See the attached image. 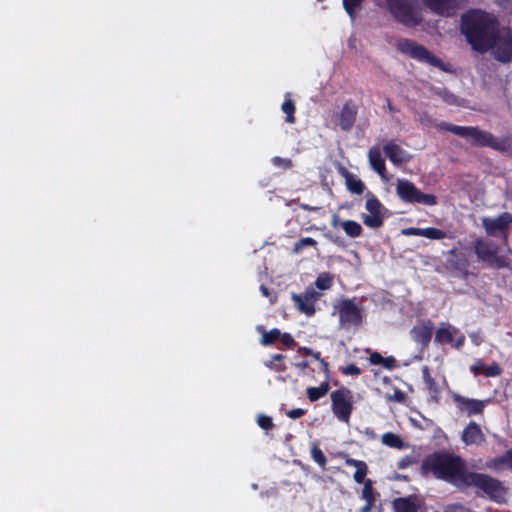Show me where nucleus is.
Masks as SVG:
<instances>
[{"instance_id":"nucleus-42","label":"nucleus","mask_w":512,"mask_h":512,"mask_svg":"<svg viewBox=\"0 0 512 512\" xmlns=\"http://www.w3.org/2000/svg\"><path fill=\"white\" fill-rule=\"evenodd\" d=\"M441 98L448 104L456 103V97L445 89H441L437 92Z\"/></svg>"},{"instance_id":"nucleus-19","label":"nucleus","mask_w":512,"mask_h":512,"mask_svg":"<svg viewBox=\"0 0 512 512\" xmlns=\"http://www.w3.org/2000/svg\"><path fill=\"white\" fill-rule=\"evenodd\" d=\"M368 159L372 169L379 174V176L387 181L385 161L381 155V149L378 146H373L368 152Z\"/></svg>"},{"instance_id":"nucleus-38","label":"nucleus","mask_w":512,"mask_h":512,"mask_svg":"<svg viewBox=\"0 0 512 512\" xmlns=\"http://www.w3.org/2000/svg\"><path fill=\"white\" fill-rule=\"evenodd\" d=\"M443 512H472V510L462 503H451L443 508Z\"/></svg>"},{"instance_id":"nucleus-51","label":"nucleus","mask_w":512,"mask_h":512,"mask_svg":"<svg viewBox=\"0 0 512 512\" xmlns=\"http://www.w3.org/2000/svg\"><path fill=\"white\" fill-rule=\"evenodd\" d=\"M395 364V359L393 357L383 358L382 366L385 368H393Z\"/></svg>"},{"instance_id":"nucleus-58","label":"nucleus","mask_w":512,"mask_h":512,"mask_svg":"<svg viewBox=\"0 0 512 512\" xmlns=\"http://www.w3.org/2000/svg\"><path fill=\"white\" fill-rule=\"evenodd\" d=\"M277 297L275 295L270 297V303L274 304L276 302Z\"/></svg>"},{"instance_id":"nucleus-28","label":"nucleus","mask_w":512,"mask_h":512,"mask_svg":"<svg viewBox=\"0 0 512 512\" xmlns=\"http://www.w3.org/2000/svg\"><path fill=\"white\" fill-rule=\"evenodd\" d=\"M334 276L328 272L320 273L315 280V287L320 290H328L333 285Z\"/></svg>"},{"instance_id":"nucleus-16","label":"nucleus","mask_w":512,"mask_h":512,"mask_svg":"<svg viewBox=\"0 0 512 512\" xmlns=\"http://www.w3.org/2000/svg\"><path fill=\"white\" fill-rule=\"evenodd\" d=\"M512 222V215L503 213L497 218H482V224L489 235H495Z\"/></svg>"},{"instance_id":"nucleus-56","label":"nucleus","mask_w":512,"mask_h":512,"mask_svg":"<svg viewBox=\"0 0 512 512\" xmlns=\"http://www.w3.org/2000/svg\"><path fill=\"white\" fill-rule=\"evenodd\" d=\"M429 121H430V119H429V117H428L427 115H423V116L421 117V122H422V123H426V122H429Z\"/></svg>"},{"instance_id":"nucleus-20","label":"nucleus","mask_w":512,"mask_h":512,"mask_svg":"<svg viewBox=\"0 0 512 512\" xmlns=\"http://www.w3.org/2000/svg\"><path fill=\"white\" fill-rule=\"evenodd\" d=\"M423 2L433 12L449 15L456 8L459 0H423Z\"/></svg>"},{"instance_id":"nucleus-30","label":"nucleus","mask_w":512,"mask_h":512,"mask_svg":"<svg viewBox=\"0 0 512 512\" xmlns=\"http://www.w3.org/2000/svg\"><path fill=\"white\" fill-rule=\"evenodd\" d=\"M381 441L384 445L392 448L402 449L404 447V443L401 438L391 432L383 434Z\"/></svg>"},{"instance_id":"nucleus-43","label":"nucleus","mask_w":512,"mask_h":512,"mask_svg":"<svg viewBox=\"0 0 512 512\" xmlns=\"http://www.w3.org/2000/svg\"><path fill=\"white\" fill-rule=\"evenodd\" d=\"M422 228L409 227L401 231L402 235L405 236H421Z\"/></svg>"},{"instance_id":"nucleus-59","label":"nucleus","mask_w":512,"mask_h":512,"mask_svg":"<svg viewBox=\"0 0 512 512\" xmlns=\"http://www.w3.org/2000/svg\"><path fill=\"white\" fill-rule=\"evenodd\" d=\"M304 353L312 354V351L309 348H303Z\"/></svg>"},{"instance_id":"nucleus-26","label":"nucleus","mask_w":512,"mask_h":512,"mask_svg":"<svg viewBox=\"0 0 512 512\" xmlns=\"http://www.w3.org/2000/svg\"><path fill=\"white\" fill-rule=\"evenodd\" d=\"M329 391L328 375H326V381L318 387L307 388V397L311 402L317 401L321 397L325 396Z\"/></svg>"},{"instance_id":"nucleus-5","label":"nucleus","mask_w":512,"mask_h":512,"mask_svg":"<svg viewBox=\"0 0 512 512\" xmlns=\"http://www.w3.org/2000/svg\"><path fill=\"white\" fill-rule=\"evenodd\" d=\"M396 193L406 203H418L425 206L437 204V198L434 195L423 193L411 181L406 179H397Z\"/></svg>"},{"instance_id":"nucleus-23","label":"nucleus","mask_w":512,"mask_h":512,"mask_svg":"<svg viewBox=\"0 0 512 512\" xmlns=\"http://www.w3.org/2000/svg\"><path fill=\"white\" fill-rule=\"evenodd\" d=\"M475 253L483 261H494L498 267L504 265L500 259L496 258V251L481 240L475 243Z\"/></svg>"},{"instance_id":"nucleus-25","label":"nucleus","mask_w":512,"mask_h":512,"mask_svg":"<svg viewBox=\"0 0 512 512\" xmlns=\"http://www.w3.org/2000/svg\"><path fill=\"white\" fill-rule=\"evenodd\" d=\"M487 466L495 470L504 468L512 470V449L508 450L504 455L490 460Z\"/></svg>"},{"instance_id":"nucleus-44","label":"nucleus","mask_w":512,"mask_h":512,"mask_svg":"<svg viewBox=\"0 0 512 512\" xmlns=\"http://www.w3.org/2000/svg\"><path fill=\"white\" fill-rule=\"evenodd\" d=\"M279 340L287 347H293L295 345L294 339L288 333H281Z\"/></svg>"},{"instance_id":"nucleus-54","label":"nucleus","mask_w":512,"mask_h":512,"mask_svg":"<svg viewBox=\"0 0 512 512\" xmlns=\"http://www.w3.org/2000/svg\"><path fill=\"white\" fill-rule=\"evenodd\" d=\"M260 291H261V293L263 294V296H265V297H270V292H269V290H268V288H267V287H265V286H263V285H262V286H260Z\"/></svg>"},{"instance_id":"nucleus-11","label":"nucleus","mask_w":512,"mask_h":512,"mask_svg":"<svg viewBox=\"0 0 512 512\" xmlns=\"http://www.w3.org/2000/svg\"><path fill=\"white\" fill-rule=\"evenodd\" d=\"M365 208L366 214L362 215L363 223L369 228H379L384 221V207L380 201L373 195L367 196Z\"/></svg>"},{"instance_id":"nucleus-7","label":"nucleus","mask_w":512,"mask_h":512,"mask_svg":"<svg viewBox=\"0 0 512 512\" xmlns=\"http://www.w3.org/2000/svg\"><path fill=\"white\" fill-rule=\"evenodd\" d=\"M391 12L404 24L415 25L421 20L418 8L413 0H387Z\"/></svg>"},{"instance_id":"nucleus-31","label":"nucleus","mask_w":512,"mask_h":512,"mask_svg":"<svg viewBox=\"0 0 512 512\" xmlns=\"http://www.w3.org/2000/svg\"><path fill=\"white\" fill-rule=\"evenodd\" d=\"M346 185L350 192L361 194L364 190L363 182L351 174L346 175Z\"/></svg>"},{"instance_id":"nucleus-27","label":"nucleus","mask_w":512,"mask_h":512,"mask_svg":"<svg viewBox=\"0 0 512 512\" xmlns=\"http://www.w3.org/2000/svg\"><path fill=\"white\" fill-rule=\"evenodd\" d=\"M340 226L345 233L350 237H359L362 233L361 225L353 220H346L341 222Z\"/></svg>"},{"instance_id":"nucleus-15","label":"nucleus","mask_w":512,"mask_h":512,"mask_svg":"<svg viewBox=\"0 0 512 512\" xmlns=\"http://www.w3.org/2000/svg\"><path fill=\"white\" fill-rule=\"evenodd\" d=\"M383 151L394 165L405 164L411 159V155L394 141L385 144Z\"/></svg>"},{"instance_id":"nucleus-18","label":"nucleus","mask_w":512,"mask_h":512,"mask_svg":"<svg viewBox=\"0 0 512 512\" xmlns=\"http://www.w3.org/2000/svg\"><path fill=\"white\" fill-rule=\"evenodd\" d=\"M461 439L466 445L479 446L485 442V436L480 426L475 422H470L462 432Z\"/></svg>"},{"instance_id":"nucleus-41","label":"nucleus","mask_w":512,"mask_h":512,"mask_svg":"<svg viewBox=\"0 0 512 512\" xmlns=\"http://www.w3.org/2000/svg\"><path fill=\"white\" fill-rule=\"evenodd\" d=\"M341 371L345 375L357 376L361 374V369L354 364H350L347 365L346 367L341 368Z\"/></svg>"},{"instance_id":"nucleus-46","label":"nucleus","mask_w":512,"mask_h":512,"mask_svg":"<svg viewBox=\"0 0 512 512\" xmlns=\"http://www.w3.org/2000/svg\"><path fill=\"white\" fill-rule=\"evenodd\" d=\"M282 359H283V356H282L281 354H275V355H273V356L271 357V361H281ZM266 365H267L268 367H270V368H272V369H276V370H278V371H282V370H284V367H283V366H279V367L274 366V365L272 364V362H269V363H267Z\"/></svg>"},{"instance_id":"nucleus-8","label":"nucleus","mask_w":512,"mask_h":512,"mask_svg":"<svg viewBox=\"0 0 512 512\" xmlns=\"http://www.w3.org/2000/svg\"><path fill=\"white\" fill-rule=\"evenodd\" d=\"M440 127L452 132L455 135L470 139L476 145L493 144V137L490 133L475 127L457 126L448 123H441Z\"/></svg>"},{"instance_id":"nucleus-12","label":"nucleus","mask_w":512,"mask_h":512,"mask_svg":"<svg viewBox=\"0 0 512 512\" xmlns=\"http://www.w3.org/2000/svg\"><path fill=\"white\" fill-rule=\"evenodd\" d=\"M435 340L441 344L451 343L456 348L463 346L465 336L449 323H442L436 331Z\"/></svg>"},{"instance_id":"nucleus-35","label":"nucleus","mask_w":512,"mask_h":512,"mask_svg":"<svg viewBox=\"0 0 512 512\" xmlns=\"http://www.w3.org/2000/svg\"><path fill=\"white\" fill-rule=\"evenodd\" d=\"M422 373H423V379H424V382H425L427 388L430 390V392L437 393L438 387H437V384L434 381V379L431 377L429 369L427 367H424L422 369Z\"/></svg>"},{"instance_id":"nucleus-33","label":"nucleus","mask_w":512,"mask_h":512,"mask_svg":"<svg viewBox=\"0 0 512 512\" xmlns=\"http://www.w3.org/2000/svg\"><path fill=\"white\" fill-rule=\"evenodd\" d=\"M421 236L431 240H441L446 237V233L434 227H427L422 228Z\"/></svg>"},{"instance_id":"nucleus-10","label":"nucleus","mask_w":512,"mask_h":512,"mask_svg":"<svg viewBox=\"0 0 512 512\" xmlns=\"http://www.w3.org/2000/svg\"><path fill=\"white\" fill-rule=\"evenodd\" d=\"M332 409L338 419L348 422L352 411V393L348 389H339L331 394Z\"/></svg>"},{"instance_id":"nucleus-2","label":"nucleus","mask_w":512,"mask_h":512,"mask_svg":"<svg viewBox=\"0 0 512 512\" xmlns=\"http://www.w3.org/2000/svg\"><path fill=\"white\" fill-rule=\"evenodd\" d=\"M422 470L425 474H432L458 487H467L468 476L471 475L460 457L448 454L427 457L422 463Z\"/></svg>"},{"instance_id":"nucleus-22","label":"nucleus","mask_w":512,"mask_h":512,"mask_svg":"<svg viewBox=\"0 0 512 512\" xmlns=\"http://www.w3.org/2000/svg\"><path fill=\"white\" fill-rule=\"evenodd\" d=\"M356 114L357 111L354 106L345 104L338 115L337 124L342 130L349 131L355 123Z\"/></svg>"},{"instance_id":"nucleus-47","label":"nucleus","mask_w":512,"mask_h":512,"mask_svg":"<svg viewBox=\"0 0 512 512\" xmlns=\"http://www.w3.org/2000/svg\"><path fill=\"white\" fill-rule=\"evenodd\" d=\"M369 361L374 365H382L383 357L378 352H374L370 355Z\"/></svg>"},{"instance_id":"nucleus-1","label":"nucleus","mask_w":512,"mask_h":512,"mask_svg":"<svg viewBox=\"0 0 512 512\" xmlns=\"http://www.w3.org/2000/svg\"><path fill=\"white\" fill-rule=\"evenodd\" d=\"M461 30L474 50L490 51L500 62L512 60V31L499 27L496 18L489 13L468 11L462 17Z\"/></svg>"},{"instance_id":"nucleus-37","label":"nucleus","mask_w":512,"mask_h":512,"mask_svg":"<svg viewBox=\"0 0 512 512\" xmlns=\"http://www.w3.org/2000/svg\"><path fill=\"white\" fill-rule=\"evenodd\" d=\"M311 457L321 467L325 466V464H326V457H325L324 453L322 452V450L319 447H317V446H313L312 447V449H311Z\"/></svg>"},{"instance_id":"nucleus-3","label":"nucleus","mask_w":512,"mask_h":512,"mask_svg":"<svg viewBox=\"0 0 512 512\" xmlns=\"http://www.w3.org/2000/svg\"><path fill=\"white\" fill-rule=\"evenodd\" d=\"M339 315L340 325L344 328L358 327L364 318L362 305L356 299H342L334 305Z\"/></svg>"},{"instance_id":"nucleus-57","label":"nucleus","mask_w":512,"mask_h":512,"mask_svg":"<svg viewBox=\"0 0 512 512\" xmlns=\"http://www.w3.org/2000/svg\"><path fill=\"white\" fill-rule=\"evenodd\" d=\"M298 366L301 367L302 369H304L308 366V363L304 361V362L298 364Z\"/></svg>"},{"instance_id":"nucleus-13","label":"nucleus","mask_w":512,"mask_h":512,"mask_svg":"<svg viewBox=\"0 0 512 512\" xmlns=\"http://www.w3.org/2000/svg\"><path fill=\"white\" fill-rule=\"evenodd\" d=\"M453 401L455 402L458 410L468 416L482 413L484 407L489 402V400L470 399L458 394L453 395Z\"/></svg>"},{"instance_id":"nucleus-40","label":"nucleus","mask_w":512,"mask_h":512,"mask_svg":"<svg viewBox=\"0 0 512 512\" xmlns=\"http://www.w3.org/2000/svg\"><path fill=\"white\" fill-rule=\"evenodd\" d=\"M257 423L262 429H265V430H269V429L273 428L272 418L267 415H264V414L258 415Z\"/></svg>"},{"instance_id":"nucleus-9","label":"nucleus","mask_w":512,"mask_h":512,"mask_svg":"<svg viewBox=\"0 0 512 512\" xmlns=\"http://www.w3.org/2000/svg\"><path fill=\"white\" fill-rule=\"evenodd\" d=\"M400 48L403 52L410 55L414 59L428 63L435 67H439L444 71H448L446 65L443 64L439 58L434 56L425 47L421 45H418L409 40H404L400 43Z\"/></svg>"},{"instance_id":"nucleus-36","label":"nucleus","mask_w":512,"mask_h":512,"mask_svg":"<svg viewBox=\"0 0 512 512\" xmlns=\"http://www.w3.org/2000/svg\"><path fill=\"white\" fill-rule=\"evenodd\" d=\"M363 483H364V486L362 489V498L366 502H375V498L373 495L372 481L368 479Z\"/></svg>"},{"instance_id":"nucleus-45","label":"nucleus","mask_w":512,"mask_h":512,"mask_svg":"<svg viewBox=\"0 0 512 512\" xmlns=\"http://www.w3.org/2000/svg\"><path fill=\"white\" fill-rule=\"evenodd\" d=\"M272 162L275 166L282 167V168H288L291 165V162L289 159L280 158V157H274L272 159Z\"/></svg>"},{"instance_id":"nucleus-49","label":"nucleus","mask_w":512,"mask_h":512,"mask_svg":"<svg viewBox=\"0 0 512 512\" xmlns=\"http://www.w3.org/2000/svg\"><path fill=\"white\" fill-rule=\"evenodd\" d=\"M387 398L389 400L401 402L404 400V393L401 391H395V393L393 395H389V396H387Z\"/></svg>"},{"instance_id":"nucleus-52","label":"nucleus","mask_w":512,"mask_h":512,"mask_svg":"<svg viewBox=\"0 0 512 512\" xmlns=\"http://www.w3.org/2000/svg\"><path fill=\"white\" fill-rule=\"evenodd\" d=\"M470 338L475 345H480V343L482 342V338L479 333L470 334Z\"/></svg>"},{"instance_id":"nucleus-34","label":"nucleus","mask_w":512,"mask_h":512,"mask_svg":"<svg viewBox=\"0 0 512 512\" xmlns=\"http://www.w3.org/2000/svg\"><path fill=\"white\" fill-rule=\"evenodd\" d=\"M282 111L287 115V122L294 123V112H295V106L291 99H285V101L282 104Z\"/></svg>"},{"instance_id":"nucleus-39","label":"nucleus","mask_w":512,"mask_h":512,"mask_svg":"<svg viewBox=\"0 0 512 512\" xmlns=\"http://www.w3.org/2000/svg\"><path fill=\"white\" fill-rule=\"evenodd\" d=\"M317 244L316 240L310 237L302 238L294 245V252L299 253L303 248L307 246H315Z\"/></svg>"},{"instance_id":"nucleus-17","label":"nucleus","mask_w":512,"mask_h":512,"mask_svg":"<svg viewBox=\"0 0 512 512\" xmlns=\"http://www.w3.org/2000/svg\"><path fill=\"white\" fill-rule=\"evenodd\" d=\"M433 323L431 321L422 322L411 330L412 339L422 347H426L432 336Z\"/></svg>"},{"instance_id":"nucleus-50","label":"nucleus","mask_w":512,"mask_h":512,"mask_svg":"<svg viewBox=\"0 0 512 512\" xmlns=\"http://www.w3.org/2000/svg\"><path fill=\"white\" fill-rule=\"evenodd\" d=\"M312 355L314 356L315 359H317L320 362V365H321L323 371L327 375L328 374V365L323 359L320 358V353L319 352L312 353Z\"/></svg>"},{"instance_id":"nucleus-53","label":"nucleus","mask_w":512,"mask_h":512,"mask_svg":"<svg viewBox=\"0 0 512 512\" xmlns=\"http://www.w3.org/2000/svg\"><path fill=\"white\" fill-rule=\"evenodd\" d=\"M373 505H374V502H366V505L361 508V512H370Z\"/></svg>"},{"instance_id":"nucleus-4","label":"nucleus","mask_w":512,"mask_h":512,"mask_svg":"<svg viewBox=\"0 0 512 512\" xmlns=\"http://www.w3.org/2000/svg\"><path fill=\"white\" fill-rule=\"evenodd\" d=\"M467 486L478 487L484 491L491 500L497 503L505 502L506 489L498 480L485 474L471 473V475L468 476Z\"/></svg>"},{"instance_id":"nucleus-21","label":"nucleus","mask_w":512,"mask_h":512,"mask_svg":"<svg viewBox=\"0 0 512 512\" xmlns=\"http://www.w3.org/2000/svg\"><path fill=\"white\" fill-rule=\"evenodd\" d=\"M338 456L344 459L346 465L353 466L356 469L353 475L356 483L361 484L365 482L364 479L367 475L368 467L364 461L352 459L345 453H339Z\"/></svg>"},{"instance_id":"nucleus-32","label":"nucleus","mask_w":512,"mask_h":512,"mask_svg":"<svg viewBox=\"0 0 512 512\" xmlns=\"http://www.w3.org/2000/svg\"><path fill=\"white\" fill-rule=\"evenodd\" d=\"M363 0H343V7L350 18H355L356 12L360 10Z\"/></svg>"},{"instance_id":"nucleus-55","label":"nucleus","mask_w":512,"mask_h":512,"mask_svg":"<svg viewBox=\"0 0 512 512\" xmlns=\"http://www.w3.org/2000/svg\"><path fill=\"white\" fill-rule=\"evenodd\" d=\"M338 224H341V223L339 222V217H338L337 215H334V216H333V221H332V226H333V227H337V226H338Z\"/></svg>"},{"instance_id":"nucleus-6","label":"nucleus","mask_w":512,"mask_h":512,"mask_svg":"<svg viewBox=\"0 0 512 512\" xmlns=\"http://www.w3.org/2000/svg\"><path fill=\"white\" fill-rule=\"evenodd\" d=\"M321 297L322 293L316 291L312 286H308L303 293L291 294V299L297 311L307 317H312L316 313L317 302Z\"/></svg>"},{"instance_id":"nucleus-14","label":"nucleus","mask_w":512,"mask_h":512,"mask_svg":"<svg viewBox=\"0 0 512 512\" xmlns=\"http://www.w3.org/2000/svg\"><path fill=\"white\" fill-rule=\"evenodd\" d=\"M395 512H425L426 506L417 496L398 498L393 502Z\"/></svg>"},{"instance_id":"nucleus-24","label":"nucleus","mask_w":512,"mask_h":512,"mask_svg":"<svg viewBox=\"0 0 512 512\" xmlns=\"http://www.w3.org/2000/svg\"><path fill=\"white\" fill-rule=\"evenodd\" d=\"M470 370L474 375L485 374L488 377H495L501 373V369L498 364L493 363L486 366L481 360H476L475 363L470 367Z\"/></svg>"},{"instance_id":"nucleus-29","label":"nucleus","mask_w":512,"mask_h":512,"mask_svg":"<svg viewBox=\"0 0 512 512\" xmlns=\"http://www.w3.org/2000/svg\"><path fill=\"white\" fill-rule=\"evenodd\" d=\"M258 330L262 333L261 344L264 346L271 345L276 340H279L281 336V332L279 329H271L270 331H264L261 327H258Z\"/></svg>"},{"instance_id":"nucleus-48","label":"nucleus","mask_w":512,"mask_h":512,"mask_svg":"<svg viewBox=\"0 0 512 512\" xmlns=\"http://www.w3.org/2000/svg\"><path fill=\"white\" fill-rule=\"evenodd\" d=\"M305 413V411L301 408H296V409H292L290 410L287 415L288 417H290L291 419H297V418H300L301 416H303Z\"/></svg>"}]
</instances>
